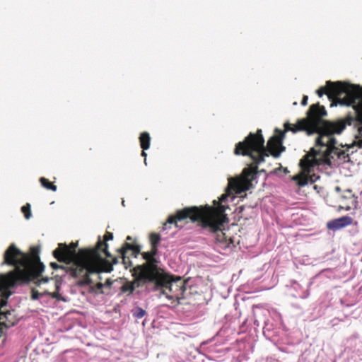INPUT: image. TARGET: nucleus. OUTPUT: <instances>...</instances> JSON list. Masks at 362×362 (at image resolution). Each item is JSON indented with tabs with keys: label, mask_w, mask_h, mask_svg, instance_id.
Here are the masks:
<instances>
[{
	"label": "nucleus",
	"mask_w": 362,
	"mask_h": 362,
	"mask_svg": "<svg viewBox=\"0 0 362 362\" xmlns=\"http://www.w3.org/2000/svg\"><path fill=\"white\" fill-rule=\"evenodd\" d=\"M326 115L327 111L324 106H320L319 104L313 105L308 111V118L300 120L298 126L286 122L284 132L276 129L277 134L274 135L268 140L267 147L264 146V139L262 134V130L258 129L256 134L250 133L244 141L236 144L234 150L235 154L250 156L256 164L263 163L264 157L269 156L270 154L274 158H278L286 150L283 146L286 132L291 131L293 133H296L298 131H306L308 135L317 133L319 136L326 122V121L323 122L322 127L320 129V119Z\"/></svg>",
	"instance_id": "f257e3e1"
},
{
	"label": "nucleus",
	"mask_w": 362,
	"mask_h": 362,
	"mask_svg": "<svg viewBox=\"0 0 362 362\" xmlns=\"http://www.w3.org/2000/svg\"><path fill=\"white\" fill-rule=\"evenodd\" d=\"M228 194H222L219 199L220 205L214 200L216 209L210 206L205 209H200L197 206L187 207L183 210L178 211L175 217H170L167 223L163 226V230L168 229V224H175L177 228H182L180 224L186 218H189L192 222H197L202 228L204 233L211 235V241L215 250L222 255L229 253L235 244L232 238L227 239L223 230L225 229V224L228 223V218L223 214L225 206L222 204L226 202Z\"/></svg>",
	"instance_id": "f03ea898"
},
{
	"label": "nucleus",
	"mask_w": 362,
	"mask_h": 362,
	"mask_svg": "<svg viewBox=\"0 0 362 362\" xmlns=\"http://www.w3.org/2000/svg\"><path fill=\"white\" fill-rule=\"evenodd\" d=\"M351 125L355 127V118L351 116L336 121L326 122L322 132L315 139V146L320 148L317 150L314 147L311 148L310 155L314 157L318 156L321 164L332 168L338 167L342 163L349 162L350 160L349 152L354 146H356L355 140L351 145H346V149H341L339 146L343 148L344 146L338 144L334 135L341 134L347 126Z\"/></svg>",
	"instance_id": "7ed1b4c3"
},
{
	"label": "nucleus",
	"mask_w": 362,
	"mask_h": 362,
	"mask_svg": "<svg viewBox=\"0 0 362 362\" xmlns=\"http://www.w3.org/2000/svg\"><path fill=\"white\" fill-rule=\"evenodd\" d=\"M107 247V243L103 242L99 236L96 248L80 250L79 257L74 261V267L71 271L72 276L81 277L78 284L81 286H88L89 291L93 294L105 293L103 288H110L112 284V281L107 279L105 284L98 283L92 285L93 281L88 276L90 274L100 273V264L103 262L100 252L107 257H111Z\"/></svg>",
	"instance_id": "20e7f679"
},
{
	"label": "nucleus",
	"mask_w": 362,
	"mask_h": 362,
	"mask_svg": "<svg viewBox=\"0 0 362 362\" xmlns=\"http://www.w3.org/2000/svg\"><path fill=\"white\" fill-rule=\"evenodd\" d=\"M134 280L125 281L119 290L121 293L127 297L132 296L136 288L149 293L163 287V276L155 267H150L147 263L137 265L133 274Z\"/></svg>",
	"instance_id": "39448f33"
},
{
	"label": "nucleus",
	"mask_w": 362,
	"mask_h": 362,
	"mask_svg": "<svg viewBox=\"0 0 362 362\" xmlns=\"http://www.w3.org/2000/svg\"><path fill=\"white\" fill-rule=\"evenodd\" d=\"M326 85L327 87H320L316 90L319 97L326 93L330 99H337L341 105L353 106L357 114V109L362 105V92L358 85L331 81H327Z\"/></svg>",
	"instance_id": "423d86ee"
},
{
	"label": "nucleus",
	"mask_w": 362,
	"mask_h": 362,
	"mask_svg": "<svg viewBox=\"0 0 362 362\" xmlns=\"http://www.w3.org/2000/svg\"><path fill=\"white\" fill-rule=\"evenodd\" d=\"M316 163L321 164L319 157L310 155V151L303 156L299 163L301 172L293 177L298 185L303 187L308 184H313L320 178V175L315 173L311 174V169Z\"/></svg>",
	"instance_id": "0eeeda50"
},
{
	"label": "nucleus",
	"mask_w": 362,
	"mask_h": 362,
	"mask_svg": "<svg viewBox=\"0 0 362 362\" xmlns=\"http://www.w3.org/2000/svg\"><path fill=\"white\" fill-rule=\"evenodd\" d=\"M244 177L237 179H228L230 187L237 191H247L254 187V182H257V173L255 169L245 168L243 170Z\"/></svg>",
	"instance_id": "6e6552de"
},
{
	"label": "nucleus",
	"mask_w": 362,
	"mask_h": 362,
	"mask_svg": "<svg viewBox=\"0 0 362 362\" xmlns=\"http://www.w3.org/2000/svg\"><path fill=\"white\" fill-rule=\"evenodd\" d=\"M230 334L231 330L229 327H223L214 337L203 341L201 347L211 354L218 353L221 350L218 346L224 344L228 340Z\"/></svg>",
	"instance_id": "1a4fd4ad"
},
{
	"label": "nucleus",
	"mask_w": 362,
	"mask_h": 362,
	"mask_svg": "<svg viewBox=\"0 0 362 362\" xmlns=\"http://www.w3.org/2000/svg\"><path fill=\"white\" fill-rule=\"evenodd\" d=\"M4 264L14 266L18 269L27 267V257L18 249L14 244H11L4 255Z\"/></svg>",
	"instance_id": "9d476101"
},
{
	"label": "nucleus",
	"mask_w": 362,
	"mask_h": 362,
	"mask_svg": "<svg viewBox=\"0 0 362 362\" xmlns=\"http://www.w3.org/2000/svg\"><path fill=\"white\" fill-rule=\"evenodd\" d=\"M49 280L54 281V287L56 289L55 292H49L45 291L43 292H39L35 290L32 291L31 298L33 300H39L42 303L46 302L48 299H56L57 300L66 301V300L59 294V291L60 289L61 284L57 280H53L49 278H42L40 280V284L47 283Z\"/></svg>",
	"instance_id": "9b49d317"
},
{
	"label": "nucleus",
	"mask_w": 362,
	"mask_h": 362,
	"mask_svg": "<svg viewBox=\"0 0 362 362\" xmlns=\"http://www.w3.org/2000/svg\"><path fill=\"white\" fill-rule=\"evenodd\" d=\"M77 247V243H72L71 244V247H68L66 243H59L58 247L56 248L52 254L54 258H56L59 262H65L66 260H71L75 258L76 254V247Z\"/></svg>",
	"instance_id": "f8f14e48"
},
{
	"label": "nucleus",
	"mask_w": 362,
	"mask_h": 362,
	"mask_svg": "<svg viewBox=\"0 0 362 362\" xmlns=\"http://www.w3.org/2000/svg\"><path fill=\"white\" fill-rule=\"evenodd\" d=\"M311 285V283L308 284V288L306 289H303V286L296 281L291 280L290 282V285H287V288L289 289L291 295L294 298H300L302 299H305L310 296L309 288Z\"/></svg>",
	"instance_id": "ddd939ff"
},
{
	"label": "nucleus",
	"mask_w": 362,
	"mask_h": 362,
	"mask_svg": "<svg viewBox=\"0 0 362 362\" xmlns=\"http://www.w3.org/2000/svg\"><path fill=\"white\" fill-rule=\"evenodd\" d=\"M353 221V218L349 216H344L342 217L335 218L329 221L327 224L328 229L336 231L342 228L350 225Z\"/></svg>",
	"instance_id": "4468645a"
},
{
	"label": "nucleus",
	"mask_w": 362,
	"mask_h": 362,
	"mask_svg": "<svg viewBox=\"0 0 362 362\" xmlns=\"http://www.w3.org/2000/svg\"><path fill=\"white\" fill-rule=\"evenodd\" d=\"M15 325L13 311H0V329L3 327L8 329Z\"/></svg>",
	"instance_id": "2eb2a0df"
},
{
	"label": "nucleus",
	"mask_w": 362,
	"mask_h": 362,
	"mask_svg": "<svg viewBox=\"0 0 362 362\" xmlns=\"http://www.w3.org/2000/svg\"><path fill=\"white\" fill-rule=\"evenodd\" d=\"M179 286L177 284H170L168 286H165V289H163L160 292L161 295L165 296L170 300H175V299H178V294L175 293V292L178 289ZM182 286H180V289Z\"/></svg>",
	"instance_id": "dca6fc26"
},
{
	"label": "nucleus",
	"mask_w": 362,
	"mask_h": 362,
	"mask_svg": "<svg viewBox=\"0 0 362 362\" xmlns=\"http://www.w3.org/2000/svg\"><path fill=\"white\" fill-rule=\"evenodd\" d=\"M139 141L141 147L143 148L141 156L146 158L147 154L146 153L145 150L148 149L150 147L151 137L149 134L146 132L141 133L139 136ZM144 164L146 165H147L146 158H144Z\"/></svg>",
	"instance_id": "f3484780"
},
{
	"label": "nucleus",
	"mask_w": 362,
	"mask_h": 362,
	"mask_svg": "<svg viewBox=\"0 0 362 362\" xmlns=\"http://www.w3.org/2000/svg\"><path fill=\"white\" fill-rule=\"evenodd\" d=\"M160 236L157 233H151L150 235V241L151 245V248L153 249V252L154 254H158V246L160 242Z\"/></svg>",
	"instance_id": "a211bd4d"
},
{
	"label": "nucleus",
	"mask_w": 362,
	"mask_h": 362,
	"mask_svg": "<svg viewBox=\"0 0 362 362\" xmlns=\"http://www.w3.org/2000/svg\"><path fill=\"white\" fill-rule=\"evenodd\" d=\"M131 313L132 317L136 320L141 319L144 316L147 315V312L144 308L138 305L134 306L132 308L131 310Z\"/></svg>",
	"instance_id": "6ab92c4d"
},
{
	"label": "nucleus",
	"mask_w": 362,
	"mask_h": 362,
	"mask_svg": "<svg viewBox=\"0 0 362 362\" xmlns=\"http://www.w3.org/2000/svg\"><path fill=\"white\" fill-rule=\"evenodd\" d=\"M274 327L273 325L270 323L269 321H264V327H263V334L264 336L270 337L272 335L271 334V332H273Z\"/></svg>",
	"instance_id": "aec40b11"
},
{
	"label": "nucleus",
	"mask_w": 362,
	"mask_h": 362,
	"mask_svg": "<svg viewBox=\"0 0 362 362\" xmlns=\"http://www.w3.org/2000/svg\"><path fill=\"white\" fill-rule=\"evenodd\" d=\"M40 181L41 182V185L42 187L47 189H50L53 192H55L57 190V186L53 185L52 183L49 182V180L45 177H41L40 179Z\"/></svg>",
	"instance_id": "412c9836"
},
{
	"label": "nucleus",
	"mask_w": 362,
	"mask_h": 362,
	"mask_svg": "<svg viewBox=\"0 0 362 362\" xmlns=\"http://www.w3.org/2000/svg\"><path fill=\"white\" fill-rule=\"evenodd\" d=\"M30 208V204H26L21 207V211L24 214V216L27 220L30 219L32 216Z\"/></svg>",
	"instance_id": "4be33fe9"
},
{
	"label": "nucleus",
	"mask_w": 362,
	"mask_h": 362,
	"mask_svg": "<svg viewBox=\"0 0 362 362\" xmlns=\"http://www.w3.org/2000/svg\"><path fill=\"white\" fill-rule=\"evenodd\" d=\"M156 255H157V254H154L153 252L152 248H151V251L142 253L143 259H144L147 261H151V262H155V257Z\"/></svg>",
	"instance_id": "5701e85b"
},
{
	"label": "nucleus",
	"mask_w": 362,
	"mask_h": 362,
	"mask_svg": "<svg viewBox=\"0 0 362 362\" xmlns=\"http://www.w3.org/2000/svg\"><path fill=\"white\" fill-rule=\"evenodd\" d=\"M35 270L37 274H40L45 270V265L43 264V263L39 261L37 264L35 265Z\"/></svg>",
	"instance_id": "b1692460"
},
{
	"label": "nucleus",
	"mask_w": 362,
	"mask_h": 362,
	"mask_svg": "<svg viewBox=\"0 0 362 362\" xmlns=\"http://www.w3.org/2000/svg\"><path fill=\"white\" fill-rule=\"evenodd\" d=\"M124 245L127 247V248H126V249H125V248H122V249L119 250V252H121V254H122V255H125V253H126V250H132V245H129V244H128V243H125V245Z\"/></svg>",
	"instance_id": "393cba45"
},
{
	"label": "nucleus",
	"mask_w": 362,
	"mask_h": 362,
	"mask_svg": "<svg viewBox=\"0 0 362 362\" xmlns=\"http://www.w3.org/2000/svg\"><path fill=\"white\" fill-rule=\"evenodd\" d=\"M50 266L53 269H63L64 267L62 266L59 265L56 262H51Z\"/></svg>",
	"instance_id": "a878e982"
},
{
	"label": "nucleus",
	"mask_w": 362,
	"mask_h": 362,
	"mask_svg": "<svg viewBox=\"0 0 362 362\" xmlns=\"http://www.w3.org/2000/svg\"><path fill=\"white\" fill-rule=\"evenodd\" d=\"M105 240H111L113 239V234L112 233H107L105 236Z\"/></svg>",
	"instance_id": "bb28decb"
},
{
	"label": "nucleus",
	"mask_w": 362,
	"mask_h": 362,
	"mask_svg": "<svg viewBox=\"0 0 362 362\" xmlns=\"http://www.w3.org/2000/svg\"><path fill=\"white\" fill-rule=\"evenodd\" d=\"M308 97L307 95H303L302 101H301V105H306L308 103Z\"/></svg>",
	"instance_id": "cd10ccee"
},
{
	"label": "nucleus",
	"mask_w": 362,
	"mask_h": 362,
	"mask_svg": "<svg viewBox=\"0 0 362 362\" xmlns=\"http://www.w3.org/2000/svg\"><path fill=\"white\" fill-rule=\"evenodd\" d=\"M359 338V334L358 333L353 334L350 338L349 339V341L353 340V339H358Z\"/></svg>",
	"instance_id": "c85d7f7f"
},
{
	"label": "nucleus",
	"mask_w": 362,
	"mask_h": 362,
	"mask_svg": "<svg viewBox=\"0 0 362 362\" xmlns=\"http://www.w3.org/2000/svg\"><path fill=\"white\" fill-rule=\"evenodd\" d=\"M254 325H255V326H256V327H259V320H257V319H255V320H254Z\"/></svg>",
	"instance_id": "c756f323"
},
{
	"label": "nucleus",
	"mask_w": 362,
	"mask_h": 362,
	"mask_svg": "<svg viewBox=\"0 0 362 362\" xmlns=\"http://www.w3.org/2000/svg\"><path fill=\"white\" fill-rule=\"evenodd\" d=\"M292 306L295 308H297V309H299V310H302V308H300L298 305L297 304H292Z\"/></svg>",
	"instance_id": "7c9ffc66"
},
{
	"label": "nucleus",
	"mask_w": 362,
	"mask_h": 362,
	"mask_svg": "<svg viewBox=\"0 0 362 362\" xmlns=\"http://www.w3.org/2000/svg\"><path fill=\"white\" fill-rule=\"evenodd\" d=\"M134 252L135 253H139L140 252V247H138L136 249L134 250Z\"/></svg>",
	"instance_id": "2f4dec72"
},
{
	"label": "nucleus",
	"mask_w": 362,
	"mask_h": 362,
	"mask_svg": "<svg viewBox=\"0 0 362 362\" xmlns=\"http://www.w3.org/2000/svg\"><path fill=\"white\" fill-rule=\"evenodd\" d=\"M127 240H132V237H131V236H127Z\"/></svg>",
	"instance_id": "473e14b6"
},
{
	"label": "nucleus",
	"mask_w": 362,
	"mask_h": 362,
	"mask_svg": "<svg viewBox=\"0 0 362 362\" xmlns=\"http://www.w3.org/2000/svg\"><path fill=\"white\" fill-rule=\"evenodd\" d=\"M124 203H125L124 200V199H122V206H125V204H124Z\"/></svg>",
	"instance_id": "72a5a7b5"
},
{
	"label": "nucleus",
	"mask_w": 362,
	"mask_h": 362,
	"mask_svg": "<svg viewBox=\"0 0 362 362\" xmlns=\"http://www.w3.org/2000/svg\"><path fill=\"white\" fill-rule=\"evenodd\" d=\"M140 293H141V291H139V290H138V291H136V294H138V295H139V294H140Z\"/></svg>",
	"instance_id": "f704fd0d"
},
{
	"label": "nucleus",
	"mask_w": 362,
	"mask_h": 362,
	"mask_svg": "<svg viewBox=\"0 0 362 362\" xmlns=\"http://www.w3.org/2000/svg\"><path fill=\"white\" fill-rule=\"evenodd\" d=\"M117 259H114V264H117Z\"/></svg>",
	"instance_id": "c9c22d12"
},
{
	"label": "nucleus",
	"mask_w": 362,
	"mask_h": 362,
	"mask_svg": "<svg viewBox=\"0 0 362 362\" xmlns=\"http://www.w3.org/2000/svg\"><path fill=\"white\" fill-rule=\"evenodd\" d=\"M293 105H297V103H296V102H294V103H293Z\"/></svg>",
	"instance_id": "e433bc0d"
},
{
	"label": "nucleus",
	"mask_w": 362,
	"mask_h": 362,
	"mask_svg": "<svg viewBox=\"0 0 362 362\" xmlns=\"http://www.w3.org/2000/svg\"><path fill=\"white\" fill-rule=\"evenodd\" d=\"M336 189H337V190H339V187H337L336 188Z\"/></svg>",
	"instance_id": "4c0bfd02"
}]
</instances>
